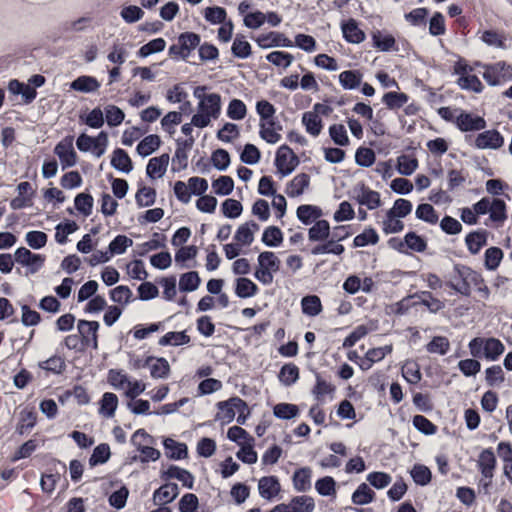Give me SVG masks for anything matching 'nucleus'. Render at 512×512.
<instances>
[{
  "mask_svg": "<svg viewBox=\"0 0 512 512\" xmlns=\"http://www.w3.org/2000/svg\"><path fill=\"white\" fill-rule=\"evenodd\" d=\"M438 115L456 128H486L484 117L458 107L442 106L437 109Z\"/></svg>",
  "mask_w": 512,
  "mask_h": 512,
  "instance_id": "f257e3e1",
  "label": "nucleus"
},
{
  "mask_svg": "<svg viewBox=\"0 0 512 512\" xmlns=\"http://www.w3.org/2000/svg\"><path fill=\"white\" fill-rule=\"evenodd\" d=\"M221 113V96L218 93H209L206 99L198 102L197 112L194 114L196 128H206L211 119H217Z\"/></svg>",
  "mask_w": 512,
  "mask_h": 512,
  "instance_id": "f03ea898",
  "label": "nucleus"
},
{
  "mask_svg": "<svg viewBox=\"0 0 512 512\" xmlns=\"http://www.w3.org/2000/svg\"><path fill=\"white\" fill-rule=\"evenodd\" d=\"M177 41L178 44H172L169 47L168 55L174 61H186L191 52L200 45L201 37L196 32L186 31L177 36Z\"/></svg>",
  "mask_w": 512,
  "mask_h": 512,
  "instance_id": "7ed1b4c3",
  "label": "nucleus"
},
{
  "mask_svg": "<svg viewBox=\"0 0 512 512\" xmlns=\"http://www.w3.org/2000/svg\"><path fill=\"white\" fill-rule=\"evenodd\" d=\"M256 44L262 49L293 48L294 43L284 33L269 31L254 38Z\"/></svg>",
  "mask_w": 512,
  "mask_h": 512,
  "instance_id": "20e7f679",
  "label": "nucleus"
},
{
  "mask_svg": "<svg viewBox=\"0 0 512 512\" xmlns=\"http://www.w3.org/2000/svg\"><path fill=\"white\" fill-rule=\"evenodd\" d=\"M315 502L311 496L302 495L293 497L289 503H281L268 512H313Z\"/></svg>",
  "mask_w": 512,
  "mask_h": 512,
  "instance_id": "39448f33",
  "label": "nucleus"
},
{
  "mask_svg": "<svg viewBox=\"0 0 512 512\" xmlns=\"http://www.w3.org/2000/svg\"><path fill=\"white\" fill-rule=\"evenodd\" d=\"M139 436H144L146 443H152V437L144 429H138L132 435L131 443L141 453L140 461L142 463L157 461L161 455L160 451L151 446L143 445L140 441H138Z\"/></svg>",
  "mask_w": 512,
  "mask_h": 512,
  "instance_id": "423d86ee",
  "label": "nucleus"
},
{
  "mask_svg": "<svg viewBox=\"0 0 512 512\" xmlns=\"http://www.w3.org/2000/svg\"><path fill=\"white\" fill-rule=\"evenodd\" d=\"M256 112L259 115V128H282L275 119L276 109L268 100L257 101Z\"/></svg>",
  "mask_w": 512,
  "mask_h": 512,
  "instance_id": "0eeeda50",
  "label": "nucleus"
},
{
  "mask_svg": "<svg viewBox=\"0 0 512 512\" xmlns=\"http://www.w3.org/2000/svg\"><path fill=\"white\" fill-rule=\"evenodd\" d=\"M275 165L282 176H287L298 165V159L289 147L283 145L277 151Z\"/></svg>",
  "mask_w": 512,
  "mask_h": 512,
  "instance_id": "6e6552de",
  "label": "nucleus"
},
{
  "mask_svg": "<svg viewBox=\"0 0 512 512\" xmlns=\"http://www.w3.org/2000/svg\"><path fill=\"white\" fill-rule=\"evenodd\" d=\"M15 261L25 267H28L30 273H36L44 264L45 257L40 254H34L25 247H20L15 251Z\"/></svg>",
  "mask_w": 512,
  "mask_h": 512,
  "instance_id": "1a4fd4ad",
  "label": "nucleus"
},
{
  "mask_svg": "<svg viewBox=\"0 0 512 512\" xmlns=\"http://www.w3.org/2000/svg\"><path fill=\"white\" fill-rule=\"evenodd\" d=\"M343 39L350 44H360L365 41L366 34L360 29L359 22L354 18L342 20L340 23Z\"/></svg>",
  "mask_w": 512,
  "mask_h": 512,
  "instance_id": "9d476101",
  "label": "nucleus"
},
{
  "mask_svg": "<svg viewBox=\"0 0 512 512\" xmlns=\"http://www.w3.org/2000/svg\"><path fill=\"white\" fill-rule=\"evenodd\" d=\"M54 152L59 157L63 170L76 164L77 156L71 138H65L60 141L56 145Z\"/></svg>",
  "mask_w": 512,
  "mask_h": 512,
  "instance_id": "9b49d317",
  "label": "nucleus"
},
{
  "mask_svg": "<svg viewBox=\"0 0 512 512\" xmlns=\"http://www.w3.org/2000/svg\"><path fill=\"white\" fill-rule=\"evenodd\" d=\"M372 46L380 52L399 51L395 37L384 30L371 32Z\"/></svg>",
  "mask_w": 512,
  "mask_h": 512,
  "instance_id": "f8f14e48",
  "label": "nucleus"
},
{
  "mask_svg": "<svg viewBox=\"0 0 512 512\" xmlns=\"http://www.w3.org/2000/svg\"><path fill=\"white\" fill-rule=\"evenodd\" d=\"M82 342L85 345H91L94 349L98 348L97 331L99 323L97 321L79 320L77 325Z\"/></svg>",
  "mask_w": 512,
  "mask_h": 512,
  "instance_id": "ddd939ff",
  "label": "nucleus"
},
{
  "mask_svg": "<svg viewBox=\"0 0 512 512\" xmlns=\"http://www.w3.org/2000/svg\"><path fill=\"white\" fill-rule=\"evenodd\" d=\"M496 465V458L491 449L483 450L478 459V466L482 476L488 480L484 485L487 487L491 483V479L494 475V469Z\"/></svg>",
  "mask_w": 512,
  "mask_h": 512,
  "instance_id": "4468645a",
  "label": "nucleus"
},
{
  "mask_svg": "<svg viewBox=\"0 0 512 512\" xmlns=\"http://www.w3.org/2000/svg\"><path fill=\"white\" fill-rule=\"evenodd\" d=\"M143 366L150 368V375L155 379L167 378L170 372V365L165 358L149 356L144 360Z\"/></svg>",
  "mask_w": 512,
  "mask_h": 512,
  "instance_id": "2eb2a0df",
  "label": "nucleus"
},
{
  "mask_svg": "<svg viewBox=\"0 0 512 512\" xmlns=\"http://www.w3.org/2000/svg\"><path fill=\"white\" fill-rule=\"evenodd\" d=\"M356 201L368 209L373 210L381 205L380 194L364 185L356 190Z\"/></svg>",
  "mask_w": 512,
  "mask_h": 512,
  "instance_id": "dca6fc26",
  "label": "nucleus"
},
{
  "mask_svg": "<svg viewBox=\"0 0 512 512\" xmlns=\"http://www.w3.org/2000/svg\"><path fill=\"white\" fill-rule=\"evenodd\" d=\"M161 478L164 480L177 479L189 489H192L194 485V476L188 470L175 465H171L166 471H163Z\"/></svg>",
  "mask_w": 512,
  "mask_h": 512,
  "instance_id": "f3484780",
  "label": "nucleus"
},
{
  "mask_svg": "<svg viewBox=\"0 0 512 512\" xmlns=\"http://www.w3.org/2000/svg\"><path fill=\"white\" fill-rule=\"evenodd\" d=\"M179 494L178 485L175 483H165L153 494V501L157 505H164L172 502Z\"/></svg>",
  "mask_w": 512,
  "mask_h": 512,
  "instance_id": "a211bd4d",
  "label": "nucleus"
},
{
  "mask_svg": "<svg viewBox=\"0 0 512 512\" xmlns=\"http://www.w3.org/2000/svg\"><path fill=\"white\" fill-rule=\"evenodd\" d=\"M101 84L96 77L81 75L70 83V89L81 93H93L100 88Z\"/></svg>",
  "mask_w": 512,
  "mask_h": 512,
  "instance_id": "6ab92c4d",
  "label": "nucleus"
},
{
  "mask_svg": "<svg viewBox=\"0 0 512 512\" xmlns=\"http://www.w3.org/2000/svg\"><path fill=\"white\" fill-rule=\"evenodd\" d=\"M259 494L266 500H271L280 492L281 486L275 476H265L258 483Z\"/></svg>",
  "mask_w": 512,
  "mask_h": 512,
  "instance_id": "aec40b11",
  "label": "nucleus"
},
{
  "mask_svg": "<svg viewBox=\"0 0 512 512\" xmlns=\"http://www.w3.org/2000/svg\"><path fill=\"white\" fill-rule=\"evenodd\" d=\"M169 155L162 154L158 157L151 158L146 167V173L151 179L161 178L168 167Z\"/></svg>",
  "mask_w": 512,
  "mask_h": 512,
  "instance_id": "412c9836",
  "label": "nucleus"
},
{
  "mask_svg": "<svg viewBox=\"0 0 512 512\" xmlns=\"http://www.w3.org/2000/svg\"><path fill=\"white\" fill-rule=\"evenodd\" d=\"M503 137L498 130H485L476 138V146L481 149H496L502 146Z\"/></svg>",
  "mask_w": 512,
  "mask_h": 512,
  "instance_id": "4be33fe9",
  "label": "nucleus"
},
{
  "mask_svg": "<svg viewBox=\"0 0 512 512\" xmlns=\"http://www.w3.org/2000/svg\"><path fill=\"white\" fill-rule=\"evenodd\" d=\"M338 78L343 89L354 90L361 85L363 73L357 69L344 70L339 74Z\"/></svg>",
  "mask_w": 512,
  "mask_h": 512,
  "instance_id": "5701e85b",
  "label": "nucleus"
},
{
  "mask_svg": "<svg viewBox=\"0 0 512 512\" xmlns=\"http://www.w3.org/2000/svg\"><path fill=\"white\" fill-rule=\"evenodd\" d=\"M320 244L314 246L311 249L312 255H324V254H333V255H341L344 253L345 248L342 244L337 243L332 236H330L327 240L319 241Z\"/></svg>",
  "mask_w": 512,
  "mask_h": 512,
  "instance_id": "b1692460",
  "label": "nucleus"
},
{
  "mask_svg": "<svg viewBox=\"0 0 512 512\" xmlns=\"http://www.w3.org/2000/svg\"><path fill=\"white\" fill-rule=\"evenodd\" d=\"M259 225L254 221L240 225L234 235V239L240 245H250L254 240V233L259 230Z\"/></svg>",
  "mask_w": 512,
  "mask_h": 512,
  "instance_id": "393cba45",
  "label": "nucleus"
},
{
  "mask_svg": "<svg viewBox=\"0 0 512 512\" xmlns=\"http://www.w3.org/2000/svg\"><path fill=\"white\" fill-rule=\"evenodd\" d=\"M105 123L104 112L100 107H95L89 112L80 113L79 124L88 128H102Z\"/></svg>",
  "mask_w": 512,
  "mask_h": 512,
  "instance_id": "a878e982",
  "label": "nucleus"
},
{
  "mask_svg": "<svg viewBox=\"0 0 512 512\" xmlns=\"http://www.w3.org/2000/svg\"><path fill=\"white\" fill-rule=\"evenodd\" d=\"M330 236L331 228L327 220H317L308 230V239L311 242L324 241Z\"/></svg>",
  "mask_w": 512,
  "mask_h": 512,
  "instance_id": "bb28decb",
  "label": "nucleus"
},
{
  "mask_svg": "<svg viewBox=\"0 0 512 512\" xmlns=\"http://www.w3.org/2000/svg\"><path fill=\"white\" fill-rule=\"evenodd\" d=\"M464 269L466 266L455 265L453 273L450 275L448 285L456 292L468 296V287L466 286V278H464Z\"/></svg>",
  "mask_w": 512,
  "mask_h": 512,
  "instance_id": "cd10ccee",
  "label": "nucleus"
},
{
  "mask_svg": "<svg viewBox=\"0 0 512 512\" xmlns=\"http://www.w3.org/2000/svg\"><path fill=\"white\" fill-rule=\"evenodd\" d=\"M231 53L233 57L238 59H247L252 55L251 44L245 39L241 33H237L231 45Z\"/></svg>",
  "mask_w": 512,
  "mask_h": 512,
  "instance_id": "c85d7f7f",
  "label": "nucleus"
},
{
  "mask_svg": "<svg viewBox=\"0 0 512 512\" xmlns=\"http://www.w3.org/2000/svg\"><path fill=\"white\" fill-rule=\"evenodd\" d=\"M312 470L309 467H303L294 472L293 487L298 492H306L311 489Z\"/></svg>",
  "mask_w": 512,
  "mask_h": 512,
  "instance_id": "c756f323",
  "label": "nucleus"
},
{
  "mask_svg": "<svg viewBox=\"0 0 512 512\" xmlns=\"http://www.w3.org/2000/svg\"><path fill=\"white\" fill-rule=\"evenodd\" d=\"M297 218L305 225H309L315 223L317 220H320L322 216V210L314 205H300L297 208Z\"/></svg>",
  "mask_w": 512,
  "mask_h": 512,
  "instance_id": "7c9ffc66",
  "label": "nucleus"
},
{
  "mask_svg": "<svg viewBox=\"0 0 512 512\" xmlns=\"http://www.w3.org/2000/svg\"><path fill=\"white\" fill-rule=\"evenodd\" d=\"M165 454L168 458L174 460L184 459L188 455L187 446L184 443L177 442L171 438L163 441Z\"/></svg>",
  "mask_w": 512,
  "mask_h": 512,
  "instance_id": "2f4dec72",
  "label": "nucleus"
},
{
  "mask_svg": "<svg viewBox=\"0 0 512 512\" xmlns=\"http://www.w3.org/2000/svg\"><path fill=\"white\" fill-rule=\"evenodd\" d=\"M409 100V96L404 92L388 91L382 96V103L389 110H395L403 107Z\"/></svg>",
  "mask_w": 512,
  "mask_h": 512,
  "instance_id": "473e14b6",
  "label": "nucleus"
},
{
  "mask_svg": "<svg viewBox=\"0 0 512 512\" xmlns=\"http://www.w3.org/2000/svg\"><path fill=\"white\" fill-rule=\"evenodd\" d=\"M166 47V41L162 37L154 38L148 41L146 44L142 45L136 55L138 58L144 59L149 57L152 54L160 53L164 51Z\"/></svg>",
  "mask_w": 512,
  "mask_h": 512,
  "instance_id": "72a5a7b5",
  "label": "nucleus"
},
{
  "mask_svg": "<svg viewBox=\"0 0 512 512\" xmlns=\"http://www.w3.org/2000/svg\"><path fill=\"white\" fill-rule=\"evenodd\" d=\"M265 59L276 67L287 69L294 61V56L286 51L274 50L265 56Z\"/></svg>",
  "mask_w": 512,
  "mask_h": 512,
  "instance_id": "f704fd0d",
  "label": "nucleus"
},
{
  "mask_svg": "<svg viewBox=\"0 0 512 512\" xmlns=\"http://www.w3.org/2000/svg\"><path fill=\"white\" fill-rule=\"evenodd\" d=\"M310 183V177L306 173L296 175L287 187V194L290 197H298L303 194Z\"/></svg>",
  "mask_w": 512,
  "mask_h": 512,
  "instance_id": "c9c22d12",
  "label": "nucleus"
},
{
  "mask_svg": "<svg viewBox=\"0 0 512 512\" xmlns=\"http://www.w3.org/2000/svg\"><path fill=\"white\" fill-rule=\"evenodd\" d=\"M375 492L366 484L361 483L353 492L351 500L355 505H366L375 500Z\"/></svg>",
  "mask_w": 512,
  "mask_h": 512,
  "instance_id": "e433bc0d",
  "label": "nucleus"
},
{
  "mask_svg": "<svg viewBox=\"0 0 512 512\" xmlns=\"http://www.w3.org/2000/svg\"><path fill=\"white\" fill-rule=\"evenodd\" d=\"M258 293L257 285L248 278L240 277L235 282V294L239 298H250Z\"/></svg>",
  "mask_w": 512,
  "mask_h": 512,
  "instance_id": "4c0bfd02",
  "label": "nucleus"
},
{
  "mask_svg": "<svg viewBox=\"0 0 512 512\" xmlns=\"http://www.w3.org/2000/svg\"><path fill=\"white\" fill-rule=\"evenodd\" d=\"M104 119L105 123L109 128H115L124 121V111L116 105L110 104L104 108Z\"/></svg>",
  "mask_w": 512,
  "mask_h": 512,
  "instance_id": "58836bf2",
  "label": "nucleus"
},
{
  "mask_svg": "<svg viewBox=\"0 0 512 512\" xmlns=\"http://www.w3.org/2000/svg\"><path fill=\"white\" fill-rule=\"evenodd\" d=\"M165 247V236L160 233H154L149 241L138 244L136 246V253L139 256H144L150 251L157 250Z\"/></svg>",
  "mask_w": 512,
  "mask_h": 512,
  "instance_id": "ea45409f",
  "label": "nucleus"
},
{
  "mask_svg": "<svg viewBox=\"0 0 512 512\" xmlns=\"http://www.w3.org/2000/svg\"><path fill=\"white\" fill-rule=\"evenodd\" d=\"M111 165L115 169L124 173H129L133 169L132 161L129 155L126 153V151L120 148L116 149L113 152Z\"/></svg>",
  "mask_w": 512,
  "mask_h": 512,
  "instance_id": "a19ab883",
  "label": "nucleus"
},
{
  "mask_svg": "<svg viewBox=\"0 0 512 512\" xmlns=\"http://www.w3.org/2000/svg\"><path fill=\"white\" fill-rule=\"evenodd\" d=\"M117 406L118 397L116 396V394L106 392L102 396L99 413L107 418H111L114 416Z\"/></svg>",
  "mask_w": 512,
  "mask_h": 512,
  "instance_id": "79ce46f5",
  "label": "nucleus"
},
{
  "mask_svg": "<svg viewBox=\"0 0 512 512\" xmlns=\"http://www.w3.org/2000/svg\"><path fill=\"white\" fill-rule=\"evenodd\" d=\"M204 19L211 25L222 24L227 20V11L221 6H209L204 9Z\"/></svg>",
  "mask_w": 512,
  "mask_h": 512,
  "instance_id": "37998d69",
  "label": "nucleus"
},
{
  "mask_svg": "<svg viewBox=\"0 0 512 512\" xmlns=\"http://www.w3.org/2000/svg\"><path fill=\"white\" fill-rule=\"evenodd\" d=\"M227 437L239 446L254 444V438L240 426H232L228 429Z\"/></svg>",
  "mask_w": 512,
  "mask_h": 512,
  "instance_id": "c03bdc74",
  "label": "nucleus"
},
{
  "mask_svg": "<svg viewBox=\"0 0 512 512\" xmlns=\"http://www.w3.org/2000/svg\"><path fill=\"white\" fill-rule=\"evenodd\" d=\"M302 311L304 314L314 317L321 313V300L316 295L305 296L301 300Z\"/></svg>",
  "mask_w": 512,
  "mask_h": 512,
  "instance_id": "a18cd8bd",
  "label": "nucleus"
},
{
  "mask_svg": "<svg viewBox=\"0 0 512 512\" xmlns=\"http://www.w3.org/2000/svg\"><path fill=\"white\" fill-rule=\"evenodd\" d=\"M429 9L426 7L415 8L404 14L405 20L410 23V25L418 27L425 26L427 23V18L429 16Z\"/></svg>",
  "mask_w": 512,
  "mask_h": 512,
  "instance_id": "49530a36",
  "label": "nucleus"
},
{
  "mask_svg": "<svg viewBox=\"0 0 512 512\" xmlns=\"http://www.w3.org/2000/svg\"><path fill=\"white\" fill-rule=\"evenodd\" d=\"M486 241L487 237L485 231L469 233L465 239L467 248L472 254H477L481 250V248L486 244Z\"/></svg>",
  "mask_w": 512,
  "mask_h": 512,
  "instance_id": "de8ad7c7",
  "label": "nucleus"
},
{
  "mask_svg": "<svg viewBox=\"0 0 512 512\" xmlns=\"http://www.w3.org/2000/svg\"><path fill=\"white\" fill-rule=\"evenodd\" d=\"M458 86L467 91H472L474 93H481L484 89V86L480 79L474 74L464 75L457 79Z\"/></svg>",
  "mask_w": 512,
  "mask_h": 512,
  "instance_id": "09e8293b",
  "label": "nucleus"
},
{
  "mask_svg": "<svg viewBox=\"0 0 512 512\" xmlns=\"http://www.w3.org/2000/svg\"><path fill=\"white\" fill-rule=\"evenodd\" d=\"M446 33V24L444 15L436 11L429 19V34L434 37L442 36Z\"/></svg>",
  "mask_w": 512,
  "mask_h": 512,
  "instance_id": "8fccbe9b",
  "label": "nucleus"
},
{
  "mask_svg": "<svg viewBox=\"0 0 512 512\" xmlns=\"http://www.w3.org/2000/svg\"><path fill=\"white\" fill-rule=\"evenodd\" d=\"M417 167L418 161L412 155L403 154L397 158V170L401 175H411Z\"/></svg>",
  "mask_w": 512,
  "mask_h": 512,
  "instance_id": "3c124183",
  "label": "nucleus"
},
{
  "mask_svg": "<svg viewBox=\"0 0 512 512\" xmlns=\"http://www.w3.org/2000/svg\"><path fill=\"white\" fill-rule=\"evenodd\" d=\"M200 285V278L197 272L190 271L181 275L179 289L183 292L195 291Z\"/></svg>",
  "mask_w": 512,
  "mask_h": 512,
  "instance_id": "603ef678",
  "label": "nucleus"
},
{
  "mask_svg": "<svg viewBox=\"0 0 512 512\" xmlns=\"http://www.w3.org/2000/svg\"><path fill=\"white\" fill-rule=\"evenodd\" d=\"M132 245V239L125 235H118L110 242L107 252L111 257L113 255H120L123 254L126 249Z\"/></svg>",
  "mask_w": 512,
  "mask_h": 512,
  "instance_id": "864d4df0",
  "label": "nucleus"
},
{
  "mask_svg": "<svg viewBox=\"0 0 512 512\" xmlns=\"http://www.w3.org/2000/svg\"><path fill=\"white\" fill-rule=\"evenodd\" d=\"M504 352V345L496 338L485 339L484 356L490 360H496Z\"/></svg>",
  "mask_w": 512,
  "mask_h": 512,
  "instance_id": "5fc2aeb1",
  "label": "nucleus"
},
{
  "mask_svg": "<svg viewBox=\"0 0 512 512\" xmlns=\"http://www.w3.org/2000/svg\"><path fill=\"white\" fill-rule=\"evenodd\" d=\"M135 199L139 207L151 206L155 203L156 191L151 187L142 186L138 189Z\"/></svg>",
  "mask_w": 512,
  "mask_h": 512,
  "instance_id": "6e6d98bb",
  "label": "nucleus"
},
{
  "mask_svg": "<svg viewBox=\"0 0 512 512\" xmlns=\"http://www.w3.org/2000/svg\"><path fill=\"white\" fill-rule=\"evenodd\" d=\"M190 342V337L185 331L181 332H168L160 338L159 344L161 346L173 345L179 346Z\"/></svg>",
  "mask_w": 512,
  "mask_h": 512,
  "instance_id": "4d7b16f0",
  "label": "nucleus"
},
{
  "mask_svg": "<svg viewBox=\"0 0 512 512\" xmlns=\"http://www.w3.org/2000/svg\"><path fill=\"white\" fill-rule=\"evenodd\" d=\"M299 378V369L294 364H285L279 372V380L285 386H291Z\"/></svg>",
  "mask_w": 512,
  "mask_h": 512,
  "instance_id": "13d9d810",
  "label": "nucleus"
},
{
  "mask_svg": "<svg viewBox=\"0 0 512 512\" xmlns=\"http://www.w3.org/2000/svg\"><path fill=\"white\" fill-rule=\"evenodd\" d=\"M262 241L269 247H277L283 241L282 231L276 226H269L263 232Z\"/></svg>",
  "mask_w": 512,
  "mask_h": 512,
  "instance_id": "bf43d9fd",
  "label": "nucleus"
},
{
  "mask_svg": "<svg viewBox=\"0 0 512 512\" xmlns=\"http://www.w3.org/2000/svg\"><path fill=\"white\" fill-rule=\"evenodd\" d=\"M120 16L127 24H133L143 18L144 11L137 5H127L121 9Z\"/></svg>",
  "mask_w": 512,
  "mask_h": 512,
  "instance_id": "052dcab7",
  "label": "nucleus"
},
{
  "mask_svg": "<svg viewBox=\"0 0 512 512\" xmlns=\"http://www.w3.org/2000/svg\"><path fill=\"white\" fill-rule=\"evenodd\" d=\"M450 349V342L444 336H435L426 345V350L429 353L445 355Z\"/></svg>",
  "mask_w": 512,
  "mask_h": 512,
  "instance_id": "680f3d73",
  "label": "nucleus"
},
{
  "mask_svg": "<svg viewBox=\"0 0 512 512\" xmlns=\"http://www.w3.org/2000/svg\"><path fill=\"white\" fill-rule=\"evenodd\" d=\"M293 43L294 47H298L306 53H312L317 49V42L315 38L309 34H296Z\"/></svg>",
  "mask_w": 512,
  "mask_h": 512,
  "instance_id": "e2e57ef3",
  "label": "nucleus"
},
{
  "mask_svg": "<svg viewBox=\"0 0 512 512\" xmlns=\"http://www.w3.org/2000/svg\"><path fill=\"white\" fill-rule=\"evenodd\" d=\"M259 267L268 269L272 272H277L280 267V260L275 255V253L271 251H265L259 254L258 256Z\"/></svg>",
  "mask_w": 512,
  "mask_h": 512,
  "instance_id": "0e129e2a",
  "label": "nucleus"
},
{
  "mask_svg": "<svg viewBox=\"0 0 512 512\" xmlns=\"http://www.w3.org/2000/svg\"><path fill=\"white\" fill-rule=\"evenodd\" d=\"M160 145V138L157 135L146 136L137 146V152L141 156L152 154Z\"/></svg>",
  "mask_w": 512,
  "mask_h": 512,
  "instance_id": "69168bd1",
  "label": "nucleus"
},
{
  "mask_svg": "<svg viewBox=\"0 0 512 512\" xmlns=\"http://www.w3.org/2000/svg\"><path fill=\"white\" fill-rule=\"evenodd\" d=\"M226 113L232 120H241L246 116L247 108L242 100L233 98L228 104Z\"/></svg>",
  "mask_w": 512,
  "mask_h": 512,
  "instance_id": "338daca9",
  "label": "nucleus"
},
{
  "mask_svg": "<svg viewBox=\"0 0 512 512\" xmlns=\"http://www.w3.org/2000/svg\"><path fill=\"white\" fill-rule=\"evenodd\" d=\"M415 215L418 219L429 224H436L439 218L434 207L427 203L418 205L415 211Z\"/></svg>",
  "mask_w": 512,
  "mask_h": 512,
  "instance_id": "774afa93",
  "label": "nucleus"
}]
</instances>
